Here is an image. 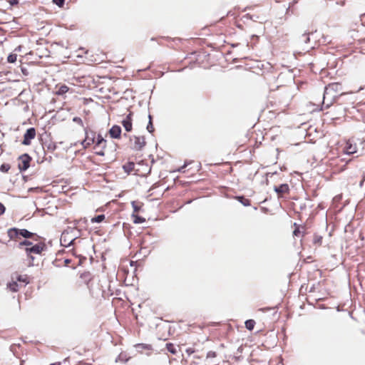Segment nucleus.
<instances>
[{
	"label": "nucleus",
	"instance_id": "14",
	"mask_svg": "<svg viewBox=\"0 0 365 365\" xmlns=\"http://www.w3.org/2000/svg\"><path fill=\"white\" fill-rule=\"evenodd\" d=\"M274 190L277 192V197L279 198L284 197V195L289 194V187L287 183L281 184L279 186H275Z\"/></svg>",
	"mask_w": 365,
	"mask_h": 365
},
{
	"label": "nucleus",
	"instance_id": "37",
	"mask_svg": "<svg viewBox=\"0 0 365 365\" xmlns=\"http://www.w3.org/2000/svg\"><path fill=\"white\" fill-rule=\"evenodd\" d=\"M194 351H194V349H192V348H188V349H186V352H187L189 355H190V354H192V353H194Z\"/></svg>",
	"mask_w": 365,
	"mask_h": 365
},
{
	"label": "nucleus",
	"instance_id": "38",
	"mask_svg": "<svg viewBox=\"0 0 365 365\" xmlns=\"http://www.w3.org/2000/svg\"><path fill=\"white\" fill-rule=\"evenodd\" d=\"M9 3H10L11 5H14V4H18V1H17V0H10V1H9Z\"/></svg>",
	"mask_w": 365,
	"mask_h": 365
},
{
	"label": "nucleus",
	"instance_id": "16",
	"mask_svg": "<svg viewBox=\"0 0 365 365\" xmlns=\"http://www.w3.org/2000/svg\"><path fill=\"white\" fill-rule=\"evenodd\" d=\"M123 168L124 171L130 174L133 173L135 175V168H136V163H134L133 162L128 161L123 164Z\"/></svg>",
	"mask_w": 365,
	"mask_h": 365
},
{
	"label": "nucleus",
	"instance_id": "15",
	"mask_svg": "<svg viewBox=\"0 0 365 365\" xmlns=\"http://www.w3.org/2000/svg\"><path fill=\"white\" fill-rule=\"evenodd\" d=\"M132 114L129 113L123 120L122 125L124 127L125 130L127 132H130L132 130L133 125H132Z\"/></svg>",
	"mask_w": 365,
	"mask_h": 365
},
{
	"label": "nucleus",
	"instance_id": "25",
	"mask_svg": "<svg viewBox=\"0 0 365 365\" xmlns=\"http://www.w3.org/2000/svg\"><path fill=\"white\" fill-rule=\"evenodd\" d=\"M237 199L245 206L250 205V200L244 196H238L237 197Z\"/></svg>",
	"mask_w": 365,
	"mask_h": 365
},
{
	"label": "nucleus",
	"instance_id": "39",
	"mask_svg": "<svg viewBox=\"0 0 365 365\" xmlns=\"http://www.w3.org/2000/svg\"><path fill=\"white\" fill-rule=\"evenodd\" d=\"M61 362H55V363L51 364L50 365H61Z\"/></svg>",
	"mask_w": 365,
	"mask_h": 365
},
{
	"label": "nucleus",
	"instance_id": "13",
	"mask_svg": "<svg viewBox=\"0 0 365 365\" xmlns=\"http://www.w3.org/2000/svg\"><path fill=\"white\" fill-rule=\"evenodd\" d=\"M36 137V130L34 128H29L24 135L22 143L26 145L31 144V140Z\"/></svg>",
	"mask_w": 365,
	"mask_h": 365
},
{
	"label": "nucleus",
	"instance_id": "27",
	"mask_svg": "<svg viewBox=\"0 0 365 365\" xmlns=\"http://www.w3.org/2000/svg\"><path fill=\"white\" fill-rule=\"evenodd\" d=\"M166 349L169 352H170L173 354H177V349L175 346V345L172 343H167Z\"/></svg>",
	"mask_w": 365,
	"mask_h": 365
},
{
	"label": "nucleus",
	"instance_id": "18",
	"mask_svg": "<svg viewBox=\"0 0 365 365\" xmlns=\"http://www.w3.org/2000/svg\"><path fill=\"white\" fill-rule=\"evenodd\" d=\"M19 232V229L13 227L8 230L7 235L10 240L17 241L20 236Z\"/></svg>",
	"mask_w": 365,
	"mask_h": 365
},
{
	"label": "nucleus",
	"instance_id": "36",
	"mask_svg": "<svg viewBox=\"0 0 365 365\" xmlns=\"http://www.w3.org/2000/svg\"><path fill=\"white\" fill-rule=\"evenodd\" d=\"M5 210H6V208H5L4 205L1 202H0V215L4 214Z\"/></svg>",
	"mask_w": 365,
	"mask_h": 365
},
{
	"label": "nucleus",
	"instance_id": "6",
	"mask_svg": "<svg viewBox=\"0 0 365 365\" xmlns=\"http://www.w3.org/2000/svg\"><path fill=\"white\" fill-rule=\"evenodd\" d=\"M18 168L20 172L26 171L30 166L32 158L27 153L21 155L18 159Z\"/></svg>",
	"mask_w": 365,
	"mask_h": 365
},
{
	"label": "nucleus",
	"instance_id": "9",
	"mask_svg": "<svg viewBox=\"0 0 365 365\" xmlns=\"http://www.w3.org/2000/svg\"><path fill=\"white\" fill-rule=\"evenodd\" d=\"M151 171L150 165L143 160L136 163L135 175L138 176H146Z\"/></svg>",
	"mask_w": 365,
	"mask_h": 365
},
{
	"label": "nucleus",
	"instance_id": "21",
	"mask_svg": "<svg viewBox=\"0 0 365 365\" xmlns=\"http://www.w3.org/2000/svg\"><path fill=\"white\" fill-rule=\"evenodd\" d=\"M56 88L57 90L56 91V93L57 95H63L66 93L69 90V88L66 85L57 86Z\"/></svg>",
	"mask_w": 365,
	"mask_h": 365
},
{
	"label": "nucleus",
	"instance_id": "40",
	"mask_svg": "<svg viewBox=\"0 0 365 365\" xmlns=\"http://www.w3.org/2000/svg\"><path fill=\"white\" fill-rule=\"evenodd\" d=\"M271 309L270 308H263V309H261L260 310L262 311V312H264L266 310H269Z\"/></svg>",
	"mask_w": 365,
	"mask_h": 365
},
{
	"label": "nucleus",
	"instance_id": "41",
	"mask_svg": "<svg viewBox=\"0 0 365 365\" xmlns=\"http://www.w3.org/2000/svg\"><path fill=\"white\" fill-rule=\"evenodd\" d=\"M3 153V149L1 148V145L0 144V155L2 154Z\"/></svg>",
	"mask_w": 365,
	"mask_h": 365
},
{
	"label": "nucleus",
	"instance_id": "1",
	"mask_svg": "<svg viewBox=\"0 0 365 365\" xmlns=\"http://www.w3.org/2000/svg\"><path fill=\"white\" fill-rule=\"evenodd\" d=\"M29 282L30 277L28 274H20L16 272L12 274L11 281L6 284V288L12 292H17Z\"/></svg>",
	"mask_w": 365,
	"mask_h": 365
},
{
	"label": "nucleus",
	"instance_id": "19",
	"mask_svg": "<svg viewBox=\"0 0 365 365\" xmlns=\"http://www.w3.org/2000/svg\"><path fill=\"white\" fill-rule=\"evenodd\" d=\"M110 135L113 138H120L121 128L119 125H113L109 130Z\"/></svg>",
	"mask_w": 365,
	"mask_h": 365
},
{
	"label": "nucleus",
	"instance_id": "11",
	"mask_svg": "<svg viewBox=\"0 0 365 365\" xmlns=\"http://www.w3.org/2000/svg\"><path fill=\"white\" fill-rule=\"evenodd\" d=\"M358 150L356 143L353 141L351 139H349L345 142V145L343 148V151L344 153L348 155H351L356 153Z\"/></svg>",
	"mask_w": 365,
	"mask_h": 365
},
{
	"label": "nucleus",
	"instance_id": "28",
	"mask_svg": "<svg viewBox=\"0 0 365 365\" xmlns=\"http://www.w3.org/2000/svg\"><path fill=\"white\" fill-rule=\"evenodd\" d=\"M147 130L149 133H153L155 130L154 126L152 122V116L149 115V123L147 125Z\"/></svg>",
	"mask_w": 365,
	"mask_h": 365
},
{
	"label": "nucleus",
	"instance_id": "42",
	"mask_svg": "<svg viewBox=\"0 0 365 365\" xmlns=\"http://www.w3.org/2000/svg\"><path fill=\"white\" fill-rule=\"evenodd\" d=\"M284 110H285V108H282V109H281V111L282 112V111H284Z\"/></svg>",
	"mask_w": 365,
	"mask_h": 365
},
{
	"label": "nucleus",
	"instance_id": "3",
	"mask_svg": "<svg viewBox=\"0 0 365 365\" xmlns=\"http://www.w3.org/2000/svg\"><path fill=\"white\" fill-rule=\"evenodd\" d=\"M330 110L325 113V115H329L332 120L340 119L346 115V109L341 104L332 105L329 107Z\"/></svg>",
	"mask_w": 365,
	"mask_h": 365
},
{
	"label": "nucleus",
	"instance_id": "33",
	"mask_svg": "<svg viewBox=\"0 0 365 365\" xmlns=\"http://www.w3.org/2000/svg\"><path fill=\"white\" fill-rule=\"evenodd\" d=\"M53 2L59 7H63L65 0H53Z\"/></svg>",
	"mask_w": 365,
	"mask_h": 365
},
{
	"label": "nucleus",
	"instance_id": "7",
	"mask_svg": "<svg viewBox=\"0 0 365 365\" xmlns=\"http://www.w3.org/2000/svg\"><path fill=\"white\" fill-rule=\"evenodd\" d=\"M46 245L43 242L37 243L34 245H32L31 247H26L25 252L28 257H29L31 260H34L33 254L39 255L44 250Z\"/></svg>",
	"mask_w": 365,
	"mask_h": 365
},
{
	"label": "nucleus",
	"instance_id": "22",
	"mask_svg": "<svg viewBox=\"0 0 365 365\" xmlns=\"http://www.w3.org/2000/svg\"><path fill=\"white\" fill-rule=\"evenodd\" d=\"M323 237L317 234H314L313 236V244L316 247H320L322 244Z\"/></svg>",
	"mask_w": 365,
	"mask_h": 365
},
{
	"label": "nucleus",
	"instance_id": "35",
	"mask_svg": "<svg viewBox=\"0 0 365 365\" xmlns=\"http://www.w3.org/2000/svg\"><path fill=\"white\" fill-rule=\"evenodd\" d=\"M73 120L83 127V123L81 118L75 117Z\"/></svg>",
	"mask_w": 365,
	"mask_h": 365
},
{
	"label": "nucleus",
	"instance_id": "5",
	"mask_svg": "<svg viewBox=\"0 0 365 365\" xmlns=\"http://www.w3.org/2000/svg\"><path fill=\"white\" fill-rule=\"evenodd\" d=\"M86 137L81 142V145L84 148L90 147L91 145L96 144L97 136L96 133L92 130L88 131L87 128H84Z\"/></svg>",
	"mask_w": 365,
	"mask_h": 365
},
{
	"label": "nucleus",
	"instance_id": "24",
	"mask_svg": "<svg viewBox=\"0 0 365 365\" xmlns=\"http://www.w3.org/2000/svg\"><path fill=\"white\" fill-rule=\"evenodd\" d=\"M297 1H294L289 4V6L287 8V11H286L287 16H290V15H292L294 14V9H293V6H294V4H297Z\"/></svg>",
	"mask_w": 365,
	"mask_h": 365
},
{
	"label": "nucleus",
	"instance_id": "2",
	"mask_svg": "<svg viewBox=\"0 0 365 365\" xmlns=\"http://www.w3.org/2000/svg\"><path fill=\"white\" fill-rule=\"evenodd\" d=\"M341 88V85L339 83H330L325 87L322 102L323 107L329 108L331 104L332 100H334L335 98L337 97L338 92Z\"/></svg>",
	"mask_w": 365,
	"mask_h": 365
},
{
	"label": "nucleus",
	"instance_id": "31",
	"mask_svg": "<svg viewBox=\"0 0 365 365\" xmlns=\"http://www.w3.org/2000/svg\"><path fill=\"white\" fill-rule=\"evenodd\" d=\"M11 166L9 164L4 163L0 166V171L6 173L9 171Z\"/></svg>",
	"mask_w": 365,
	"mask_h": 365
},
{
	"label": "nucleus",
	"instance_id": "12",
	"mask_svg": "<svg viewBox=\"0 0 365 365\" xmlns=\"http://www.w3.org/2000/svg\"><path fill=\"white\" fill-rule=\"evenodd\" d=\"M130 141L132 142L133 149L136 150H141L146 144L143 136H134L130 139Z\"/></svg>",
	"mask_w": 365,
	"mask_h": 365
},
{
	"label": "nucleus",
	"instance_id": "17",
	"mask_svg": "<svg viewBox=\"0 0 365 365\" xmlns=\"http://www.w3.org/2000/svg\"><path fill=\"white\" fill-rule=\"evenodd\" d=\"M19 233L20 234V236H22L24 238H31V239H34V240H38L39 238L38 235H37L35 233H32L26 229H21V230L19 229Z\"/></svg>",
	"mask_w": 365,
	"mask_h": 365
},
{
	"label": "nucleus",
	"instance_id": "23",
	"mask_svg": "<svg viewBox=\"0 0 365 365\" xmlns=\"http://www.w3.org/2000/svg\"><path fill=\"white\" fill-rule=\"evenodd\" d=\"M106 217L105 215H99L98 216H96L93 218H91V222L92 223H100L103 222L105 220Z\"/></svg>",
	"mask_w": 365,
	"mask_h": 365
},
{
	"label": "nucleus",
	"instance_id": "26",
	"mask_svg": "<svg viewBox=\"0 0 365 365\" xmlns=\"http://www.w3.org/2000/svg\"><path fill=\"white\" fill-rule=\"evenodd\" d=\"M245 327L250 330L252 331L255 325V322L253 319H248L245 322Z\"/></svg>",
	"mask_w": 365,
	"mask_h": 365
},
{
	"label": "nucleus",
	"instance_id": "4",
	"mask_svg": "<svg viewBox=\"0 0 365 365\" xmlns=\"http://www.w3.org/2000/svg\"><path fill=\"white\" fill-rule=\"evenodd\" d=\"M78 240L73 234V231H64L61 236V245L63 247H69L71 245H74L76 244V241Z\"/></svg>",
	"mask_w": 365,
	"mask_h": 365
},
{
	"label": "nucleus",
	"instance_id": "29",
	"mask_svg": "<svg viewBox=\"0 0 365 365\" xmlns=\"http://www.w3.org/2000/svg\"><path fill=\"white\" fill-rule=\"evenodd\" d=\"M33 243L31 241L25 240L19 244V248H22L24 246H26V247H31Z\"/></svg>",
	"mask_w": 365,
	"mask_h": 365
},
{
	"label": "nucleus",
	"instance_id": "30",
	"mask_svg": "<svg viewBox=\"0 0 365 365\" xmlns=\"http://www.w3.org/2000/svg\"><path fill=\"white\" fill-rule=\"evenodd\" d=\"M133 222L137 224V223H142V222H144L145 221V218L142 217H140L137 215H135V214H133Z\"/></svg>",
	"mask_w": 365,
	"mask_h": 365
},
{
	"label": "nucleus",
	"instance_id": "34",
	"mask_svg": "<svg viewBox=\"0 0 365 365\" xmlns=\"http://www.w3.org/2000/svg\"><path fill=\"white\" fill-rule=\"evenodd\" d=\"M132 205H133V207L134 209V212H139L140 209V206L138 205V203L136 202H132Z\"/></svg>",
	"mask_w": 365,
	"mask_h": 365
},
{
	"label": "nucleus",
	"instance_id": "10",
	"mask_svg": "<svg viewBox=\"0 0 365 365\" xmlns=\"http://www.w3.org/2000/svg\"><path fill=\"white\" fill-rule=\"evenodd\" d=\"M93 279L92 274L89 272H84L79 276L78 279L76 281V286L81 287L83 285H86L88 287L89 283Z\"/></svg>",
	"mask_w": 365,
	"mask_h": 365
},
{
	"label": "nucleus",
	"instance_id": "32",
	"mask_svg": "<svg viewBox=\"0 0 365 365\" xmlns=\"http://www.w3.org/2000/svg\"><path fill=\"white\" fill-rule=\"evenodd\" d=\"M17 59V55L16 53H10L7 58V61L9 63H15Z\"/></svg>",
	"mask_w": 365,
	"mask_h": 365
},
{
	"label": "nucleus",
	"instance_id": "20",
	"mask_svg": "<svg viewBox=\"0 0 365 365\" xmlns=\"http://www.w3.org/2000/svg\"><path fill=\"white\" fill-rule=\"evenodd\" d=\"M294 230L293 231V235L295 237L304 236L305 234V227L301 225H297V223L294 224Z\"/></svg>",
	"mask_w": 365,
	"mask_h": 365
},
{
	"label": "nucleus",
	"instance_id": "8",
	"mask_svg": "<svg viewBox=\"0 0 365 365\" xmlns=\"http://www.w3.org/2000/svg\"><path fill=\"white\" fill-rule=\"evenodd\" d=\"M106 147V140L101 135H98L96 144L93 147L96 155L103 156L105 155V148Z\"/></svg>",
	"mask_w": 365,
	"mask_h": 365
}]
</instances>
